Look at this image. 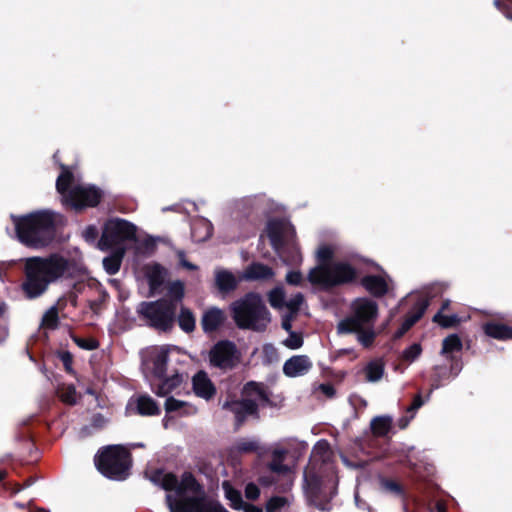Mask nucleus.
<instances>
[{"label":"nucleus","mask_w":512,"mask_h":512,"mask_svg":"<svg viewBox=\"0 0 512 512\" xmlns=\"http://www.w3.org/2000/svg\"><path fill=\"white\" fill-rule=\"evenodd\" d=\"M224 320L222 310L212 308L206 311L201 319L202 329L206 333L215 331Z\"/></svg>","instance_id":"obj_25"},{"label":"nucleus","mask_w":512,"mask_h":512,"mask_svg":"<svg viewBox=\"0 0 512 512\" xmlns=\"http://www.w3.org/2000/svg\"><path fill=\"white\" fill-rule=\"evenodd\" d=\"M433 321L438 323L441 327L449 328L456 325L459 321L456 314L445 315L441 311L434 315Z\"/></svg>","instance_id":"obj_44"},{"label":"nucleus","mask_w":512,"mask_h":512,"mask_svg":"<svg viewBox=\"0 0 512 512\" xmlns=\"http://www.w3.org/2000/svg\"><path fill=\"white\" fill-rule=\"evenodd\" d=\"M484 331L489 337L498 340L512 339V328L499 323H487L484 326Z\"/></svg>","instance_id":"obj_29"},{"label":"nucleus","mask_w":512,"mask_h":512,"mask_svg":"<svg viewBox=\"0 0 512 512\" xmlns=\"http://www.w3.org/2000/svg\"><path fill=\"white\" fill-rule=\"evenodd\" d=\"M313 362L307 355H294L283 364V373L286 377H301L310 372Z\"/></svg>","instance_id":"obj_17"},{"label":"nucleus","mask_w":512,"mask_h":512,"mask_svg":"<svg viewBox=\"0 0 512 512\" xmlns=\"http://www.w3.org/2000/svg\"><path fill=\"white\" fill-rule=\"evenodd\" d=\"M246 399L241 401L226 402V410H229L235 418V428L238 429L250 416L258 418L259 404L269 403V393L263 383L248 382L243 389Z\"/></svg>","instance_id":"obj_6"},{"label":"nucleus","mask_w":512,"mask_h":512,"mask_svg":"<svg viewBox=\"0 0 512 512\" xmlns=\"http://www.w3.org/2000/svg\"><path fill=\"white\" fill-rule=\"evenodd\" d=\"M168 356L165 353L159 354L154 360V375L158 379L166 376Z\"/></svg>","instance_id":"obj_43"},{"label":"nucleus","mask_w":512,"mask_h":512,"mask_svg":"<svg viewBox=\"0 0 512 512\" xmlns=\"http://www.w3.org/2000/svg\"><path fill=\"white\" fill-rule=\"evenodd\" d=\"M177 257H178V260H179L180 265H181L183 268H185V269H187V270H190V271H194V270H197V269H198V267H197L195 264H193V263L189 262V261L186 259V254H185V252H184V251H182V250L178 251V252H177Z\"/></svg>","instance_id":"obj_59"},{"label":"nucleus","mask_w":512,"mask_h":512,"mask_svg":"<svg viewBox=\"0 0 512 512\" xmlns=\"http://www.w3.org/2000/svg\"><path fill=\"white\" fill-rule=\"evenodd\" d=\"M176 322L185 333H191L195 330V316L188 307L181 306L179 314L176 313Z\"/></svg>","instance_id":"obj_27"},{"label":"nucleus","mask_w":512,"mask_h":512,"mask_svg":"<svg viewBox=\"0 0 512 512\" xmlns=\"http://www.w3.org/2000/svg\"><path fill=\"white\" fill-rule=\"evenodd\" d=\"M286 505H288V499L286 497L274 496L267 502L266 512H278Z\"/></svg>","instance_id":"obj_47"},{"label":"nucleus","mask_w":512,"mask_h":512,"mask_svg":"<svg viewBox=\"0 0 512 512\" xmlns=\"http://www.w3.org/2000/svg\"><path fill=\"white\" fill-rule=\"evenodd\" d=\"M274 276L275 272L271 267L259 262L250 264L243 273V278L250 281L270 280Z\"/></svg>","instance_id":"obj_21"},{"label":"nucleus","mask_w":512,"mask_h":512,"mask_svg":"<svg viewBox=\"0 0 512 512\" xmlns=\"http://www.w3.org/2000/svg\"><path fill=\"white\" fill-rule=\"evenodd\" d=\"M268 452L271 454V460L267 463V469L278 477H282L285 483L280 485L279 490L286 491L293 483L292 469L285 463L288 450L284 447L274 445L267 447V453Z\"/></svg>","instance_id":"obj_13"},{"label":"nucleus","mask_w":512,"mask_h":512,"mask_svg":"<svg viewBox=\"0 0 512 512\" xmlns=\"http://www.w3.org/2000/svg\"><path fill=\"white\" fill-rule=\"evenodd\" d=\"M226 499L230 501V505L235 510H242L243 512H262V509L244 502L240 492L234 490L226 482Z\"/></svg>","instance_id":"obj_22"},{"label":"nucleus","mask_w":512,"mask_h":512,"mask_svg":"<svg viewBox=\"0 0 512 512\" xmlns=\"http://www.w3.org/2000/svg\"><path fill=\"white\" fill-rule=\"evenodd\" d=\"M166 273V269L158 263L147 267L146 277L151 292L158 290L164 284Z\"/></svg>","instance_id":"obj_23"},{"label":"nucleus","mask_w":512,"mask_h":512,"mask_svg":"<svg viewBox=\"0 0 512 512\" xmlns=\"http://www.w3.org/2000/svg\"><path fill=\"white\" fill-rule=\"evenodd\" d=\"M61 173L56 180V190L59 194L63 195L66 199L68 192L72 189L74 183V174L68 166L60 164Z\"/></svg>","instance_id":"obj_26"},{"label":"nucleus","mask_w":512,"mask_h":512,"mask_svg":"<svg viewBox=\"0 0 512 512\" xmlns=\"http://www.w3.org/2000/svg\"><path fill=\"white\" fill-rule=\"evenodd\" d=\"M304 340L302 334L290 331L288 337L283 341V345L291 350L299 349L303 346Z\"/></svg>","instance_id":"obj_45"},{"label":"nucleus","mask_w":512,"mask_h":512,"mask_svg":"<svg viewBox=\"0 0 512 512\" xmlns=\"http://www.w3.org/2000/svg\"><path fill=\"white\" fill-rule=\"evenodd\" d=\"M161 380V383L158 385L155 390L156 395L160 397L167 396L172 391H174L178 386H180L182 382V377L179 374H175L171 377H164Z\"/></svg>","instance_id":"obj_32"},{"label":"nucleus","mask_w":512,"mask_h":512,"mask_svg":"<svg viewBox=\"0 0 512 512\" xmlns=\"http://www.w3.org/2000/svg\"><path fill=\"white\" fill-rule=\"evenodd\" d=\"M356 277V269L346 261L318 264L308 273V281L324 289L350 283Z\"/></svg>","instance_id":"obj_7"},{"label":"nucleus","mask_w":512,"mask_h":512,"mask_svg":"<svg viewBox=\"0 0 512 512\" xmlns=\"http://www.w3.org/2000/svg\"><path fill=\"white\" fill-rule=\"evenodd\" d=\"M215 286L221 297H224V269L216 270Z\"/></svg>","instance_id":"obj_60"},{"label":"nucleus","mask_w":512,"mask_h":512,"mask_svg":"<svg viewBox=\"0 0 512 512\" xmlns=\"http://www.w3.org/2000/svg\"><path fill=\"white\" fill-rule=\"evenodd\" d=\"M63 366L67 372L72 371L73 355L69 351H61L58 354Z\"/></svg>","instance_id":"obj_54"},{"label":"nucleus","mask_w":512,"mask_h":512,"mask_svg":"<svg viewBox=\"0 0 512 512\" xmlns=\"http://www.w3.org/2000/svg\"><path fill=\"white\" fill-rule=\"evenodd\" d=\"M257 453L259 457L267 454V447L261 446L256 439L240 438L228 450H226V459H231L232 462L247 453Z\"/></svg>","instance_id":"obj_14"},{"label":"nucleus","mask_w":512,"mask_h":512,"mask_svg":"<svg viewBox=\"0 0 512 512\" xmlns=\"http://www.w3.org/2000/svg\"><path fill=\"white\" fill-rule=\"evenodd\" d=\"M390 277L385 275H367L361 279L362 286L373 296L381 297L389 291Z\"/></svg>","instance_id":"obj_20"},{"label":"nucleus","mask_w":512,"mask_h":512,"mask_svg":"<svg viewBox=\"0 0 512 512\" xmlns=\"http://www.w3.org/2000/svg\"><path fill=\"white\" fill-rule=\"evenodd\" d=\"M166 503L170 512H224L220 503L208 500L205 490L200 484V491H188L182 497L176 498L171 494L166 495Z\"/></svg>","instance_id":"obj_9"},{"label":"nucleus","mask_w":512,"mask_h":512,"mask_svg":"<svg viewBox=\"0 0 512 512\" xmlns=\"http://www.w3.org/2000/svg\"><path fill=\"white\" fill-rule=\"evenodd\" d=\"M392 427V417L377 416L371 421V430L375 436H386Z\"/></svg>","instance_id":"obj_33"},{"label":"nucleus","mask_w":512,"mask_h":512,"mask_svg":"<svg viewBox=\"0 0 512 512\" xmlns=\"http://www.w3.org/2000/svg\"><path fill=\"white\" fill-rule=\"evenodd\" d=\"M192 387L195 395L203 399L210 400L216 395L215 385L203 370L193 376Z\"/></svg>","instance_id":"obj_19"},{"label":"nucleus","mask_w":512,"mask_h":512,"mask_svg":"<svg viewBox=\"0 0 512 512\" xmlns=\"http://www.w3.org/2000/svg\"><path fill=\"white\" fill-rule=\"evenodd\" d=\"M42 326L46 329L55 330L59 326L58 308L50 307L42 318Z\"/></svg>","instance_id":"obj_36"},{"label":"nucleus","mask_w":512,"mask_h":512,"mask_svg":"<svg viewBox=\"0 0 512 512\" xmlns=\"http://www.w3.org/2000/svg\"><path fill=\"white\" fill-rule=\"evenodd\" d=\"M74 343L85 350H95L99 347V342L95 338H82L78 336L73 337Z\"/></svg>","instance_id":"obj_49"},{"label":"nucleus","mask_w":512,"mask_h":512,"mask_svg":"<svg viewBox=\"0 0 512 512\" xmlns=\"http://www.w3.org/2000/svg\"><path fill=\"white\" fill-rule=\"evenodd\" d=\"M187 402L175 399L170 396L165 401V410L167 413L177 412L187 406Z\"/></svg>","instance_id":"obj_52"},{"label":"nucleus","mask_w":512,"mask_h":512,"mask_svg":"<svg viewBox=\"0 0 512 512\" xmlns=\"http://www.w3.org/2000/svg\"><path fill=\"white\" fill-rule=\"evenodd\" d=\"M330 445L326 440H319L313 447L312 456L326 462L330 458Z\"/></svg>","instance_id":"obj_38"},{"label":"nucleus","mask_w":512,"mask_h":512,"mask_svg":"<svg viewBox=\"0 0 512 512\" xmlns=\"http://www.w3.org/2000/svg\"><path fill=\"white\" fill-rule=\"evenodd\" d=\"M278 477L276 474H273L270 472V474L267 475H261L258 479L259 483L264 487H270L273 485H277L278 483Z\"/></svg>","instance_id":"obj_56"},{"label":"nucleus","mask_w":512,"mask_h":512,"mask_svg":"<svg viewBox=\"0 0 512 512\" xmlns=\"http://www.w3.org/2000/svg\"><path fill=\"white\" fill-rule=\"evenodd\" d=\"M102 198L103 192L100 188L93 185H77L68 192L65 202L76 212H81L86 208L97 207Z\"/></svg>","instance_id":"obj_12"},{"label":"nucleus","mask_w":512,"mask_h":512,"mask_svg":"<svg viewBox=\"0 0 512 512\" xmlns=\"http://www.w3.org/2000/svg\"><path fill=\"white\" fill-rule=\"evenodd\" d=\"M315 391H319L320 393L325 395L327 398H333L335 396V393H336L335 388L330 383L319 384L315 388Z\"/></svg>","instance_id":"obj_57"},{"label":"nucleus","mask_w":512,"mask_h":512,"mask_svg":"<svg viewBox=\"0 0 512 512\" xmlns=\"http://www.w3.org/2000/svg\"><path fill=\"white\" fill-rule=\"evenodd\" d=\"M98 235L99 231L95 225H88L82 233V236L85 239V241L89 243H94L98 238Z\"/></svg>","instance_id":"obj_53"},{"label":"nucleus","mask_w":512,"mask_h":512,"mask_svg":"<svg viewBox=\"0 0 512 512\" xmlns=\"http://www.w3.org/2000/svg\"><path fill=\"white\" fill-rule=\"evenodd\" d=\"M136 232V226L125 219H108L103 225L98 247L107 251L126 241H133L136 239Z\"/></svg>","instance_id":"obj_10"},{"label":"nucleus","mask_w":512,"mask_h":512,"mask_svg":"<svg viewBox=\"0 0 512 512\" xmlns=\"http://www.w3.org/2000/svg\"><path fill=\"white\" fill-rule=\"evenodd\" d=\"M352 333L357 334L358 342L364 347L371 346L376 337V333L374 331V326H368V327L362 328L360 330H355Z\"/></svg>","instance_id":"obj_37"},{"label":"nucleus","mask_w":512,"mask_h":512,"mask_svg":"<svg viewBox=\"0 0 512 512\" xmlns=\"http://www.w3.org/2000/svg\"><path fill=\"white\" fill-rule=\"evenodd\" d=\"M428 305L429 301L426 297L417 295L412 310L401 324V327L395 332L394 337H402L422 317Z\"/></svg>","instance_id":"obj_18"},{"label":"nucleus","mask_w":512,"mask_h":512,"mask_svg":"<svg viewBox=\"0 0 512 512\" xmlns=\"http://www.w3.org/2000/svg\"><path fill=\"white\" fill-rule=\"evenodd\" d=\"M378 316L377 303L369 298H357L351 303L350 314L339 321L337 332L350 334L368 326H374Z\"/></svg>","instance_id":"obj_8"},{"label":"nucleus","mask_w":512,"mask_h":512,"mask_svg":"<svg viewBox=\"0 0 512 512\" xmlns=\"http://www.w3.org/2000/svg\"><path fill=\"white\" fill-rule=\"evenodd\" d=\"M365 379L368 382H378L384 375V363L380 359H374L364 367Z\"/></svg>","instance_id":"obj_31"},{"label":"nucleus","mask_w":512,"mask_h":512,"mask_svg":"<svg viewBox=\"0 0 512 512\" xmlns=\"http://www.w3.org/2000/svg\"><path fill=\"white\" fill-rule=\"evenodd\" d=\"M303 302V294L296 293L288 301H285L284 308L287 310L286 313L296 316Z\"/></svg>","instance_id":"obj_42"},{"label":"nucleus","mask_w":512,"mask_h":512,"mask_svg":"<svg viewBox=\"0 0 512 512\" xmlns=\"http://www.w3.org/2000/svg\"><path fill=\"white\" fill-rule=\"evenodd\" d=\"M423 405V400L420 394H417L412 404L407 408V413L411 414V418H414L416 411Z\"/></svg>","instance_id":"obj_62"},{"label":"nucleus","mask_w":512,"mask_h":512,"mask_svg":"<svg viewBox=\"0 0 512 512\" xmlns=\"http://www.w3.org/2000/svg\"><path fill=\"white\" fill-rule=\"evenodd\" d=\"M494 5L500 12L505 15L507 19L512 20V10L507 4L501 2L500 0H494Z\"/></svg>","instance_id":"obj_63"},{"label":"nucleus","mask_w":512,"mask_h":512,"mask_svg":"<svg viewBox=\"0 0 512 512\" xmlns=\"http://www.w3.org/2000/svg\"><path fill=\"white\" fill-rule=\"evenodd\" d=\"M192 236L196 241H203L211 236V226L204 222L192 226Z\"/></svg>","instance_id":"obj_41"},{"label":"nucleus","mask_w":512,"mask_h":512,"mask_svg":"<svg viewBox=\"0 0 512 512\" xmlns=\"http://www.w3.org/2000/svg\"><path fill=\"white\" fill-rule=\"evenodd\" d=\"M71 267L68 259L53 253L47 257H31L24 264V280L21 289L27 299L43 295L49 285L65 276Z\"/></svg>","instance_id":"obj_2"},{"label":"nucleus","mask_w":512,"mask_h":512,"mask_svg":"<svg viewBox=\"0 0 512 512\" xmlns=\"http://www.w3.org/2000/svg\"><path fill=\"white\" fill-rule=\"evenodd\" d=\"M94 463L104 477L123 481L130 475L132 454L123 445H108L98 450Z\"/></svg>","instance_id":"obj_4"},{"label":"nucleus","mask_w":512,"mask_h":512,"mask_svg":"<svg viewBox=\"0 0 512 512\" xmlns=\"http://www.w3.org/2000/svg\"><path fill=\"white\" fill-rule=\"evenodd\" d=\"M209 363L213 367L224 369V339L218 340L210 350Z\"/></svg>","instance_id":"obj_35"},{"label":"nucleus","mask_w":512,"mask_h":512,"mask_svg":"<svg viewBox=\"0 0 512 512\" xmlns=\"http://www.w3.org/2000/svg\"><path fill=\"white\" fill-rule=\"evenodd\" d=\"M382 486L385 490L387 491H390L392 493H395V494H401L402 493V489L401 487L394 481H390V480H383L382 481Z\"/></svg>","instance_id":"obj_64"},{"label":"nucleus","mask_w":512,"mask_h":512,"mask_svg":"<svg viewBox=\"0 0 512 512\" xmlns=\"http://www.w3.org/2000/svg\"><path fill=\"white\" fill-rule=\"evenodd\" d=\"M124 254L125 249L123 247H118L111 255L103 259V267L109 275H115L118 273Z\"/></svg>","instance_id":"obj_28"},{"label":"nucleus","mask_w":512,"mask_h":512,"mask_svg":"<svg viewBox=\"0 0 512 512\" xmlns=\"http://www.w3.org/2000/svg\"><path fill=\"white\" fill-rule=\"evenodd\" d=\"M266 233L274 250L279 251L284 240L294 233V229L285 220L272 219L267 223Z\"/></svg>","instance_id":"obj_15"},{"label":"nucleus","mask_w":512,"mask_h":512,"mask_svg":"<svg viewBox=\"0 0 512 512\" xmlns=\"http://www.w3.org/2000/svg\"><path fill=\"white\" fill-rule=\"evenodd\" d=\"M463 344L457 334H451L447 336L442 342L441 354L446 357L447 360L452 361L451 373L457 376L462 369V364L457 358L462 350Z\"/></svg>","instance_id":"obj_16"},{"label":"nucleus","mask_w":512,"mask_h":512,"mask_svg":"<svg viewBox=\"0 0 512 512\" xmlns=\"http://www.w3.org/2000/svg\"><path fill=\"white\" fill-rule=\"evenodd\" d=\"M149 479L165 491H174L176 498L184 496L188 491H200V483L191 472L187 471L182 474L181 480H179L172 472L165 473L163 469H155L150 473Z\"/></svg>","instance_id":"obj_11"},{"label":"nucleus","mask_w":512,"mask_h":512,"mask_svg":"<svg viewBox=\"0 0 512 512\" xmlns=\"http://www.w3.org/2000/svg\"><path fill=\"white\" fill-rule=\"evenodd\" d=\"M303 281V275L300 271H289L286 275V282L290 285L299 286Z\"/></svg>","instance_id":"obj_55"},{"label":"nucleus","mask_w":512,"mask_h":512,"mask_svg":"<svg viewBox=\"0 0 512 512\" xmlns=\"http://www.w3.org/2000/svg\"><path fill=\"white\" fill-rule=\"evenodd\" d=\"M260 490L254 483H248L245 487V496L249 500H255L259 497Z\"/></svg>","instance_id":"obj_58"},{"label":"nucleus","mask_w":512,"mask_h":512,"mask_svg":"<svg viewBox=\"0 0 512 512\" xmlns=\"http://www.w3.org/2000/svg\"><path fill=\"white\" fill-rule=\"evenodd\" d=\"M36 481V478L35 477H28L24 482L23 484H19V483H10V482H6L3 484L4 488L6 490H10L11 491V495H16L17 493H19L22 489L24 488H28L30 487L31 485H33Z\"/></svg>","instance_id":"obj_46"},{"label":"nucleus","mask_w":512,"mask_h":512,"mask_svg":"<svg viewBox=\"0 0 512 512\" xmlns=\"http://www.w3.org/2000/svg\"><path fill=\"white\" fill-rule=\"evenodd\" d=\"M421 352V345L414 343L403 351L402 358L406 361L413 362L420 356Z\"/></svg>","instance_id":"obj_50"},{"label":"nucleus","mask_w":512,"mask_h":512,"mask_svg":"<svg viewBox=\"0 0 512 512\" xmlns=\"http://www.w3.org/2000/svg\"><path fill=\"white\" fill-rule=\"evenodd\" d=\"M264 202L265 198L263 196H254L243 199L241 205L247 211V215H250L252 212L261 214L265 212Z\"/></svg>","instance_id":"obj_34"},{"label":"nucleus","mask_w":512,"mask_h":512,"mask_svg":"<svg viewBox=\"0 0 512 512\" xmlns=\"http://www.w3.org/2000/svg\"><path fill=\"white\" fill-rule=\"evenodd\" d=\"M268 301L275 309H283L285 304V292L282 287H275L268 293Z\"/></svg>","instance_id":"obj_39"},{"label":"nucleus","mask_w":512,"mask_h":512,"mask_svg":"<svg viewBox=\"0 0 512 512\" xmlns=\"http://www.w3.org/2000/svg\"><path fill=\"white\" fill-rule=\"evenodd\" d=\"M241 353L236 345L230 341H226V368L233 367L240 362Z\"/></svg>","instance_id":"obj_40"},{"label":"nucleus","mask_w":512,"mask_h":512,"mask_svg":"<svg viewBox=\"0 0 512 512\" xmlns=\"http://www.w3.org/2000/svg\"><path fill=\"white\" fill-rule=\"evenodd\" d=\"M334 255L333 248L328 245L321 246L317 250V258L319 261V264H330L329 260L332 259Z\"/></svg>","instance_id":"obj_51"},{"label":"nucleus","mask_w":512,"mask_h":512,"mask_svg":"<svg viewBox=\"0 0 512 512\" xmlns=\"http://www.w3.org/2000/svg\"><path fill=\"white\" fill-rule=\"evenodd\" d=\"M136 412L141 416H157L161 409L152 397L140 395L136 400Z\"/></svg>","instance_id":"obj_24"},{"label":"nucleus","mask_w":512,"mask_h":512,"mask_svg":"<svg viewBox=\"0 0 512 512\" xmlns=\"http://www.w3.org/2000/svg\"><path fill=\"white\" fill-rule=\"evenodd\" d=\"M61 401L68 405L76 404V389L73 385H68L60 391L59 395Z\"/></svg>","instance_id":"obj_48"},{"label":"nucleus","mask_w":512,"mask_h":512,"mask_svg":"<svg viewBox=\"0 0 512 512\" xmlns=\"http://www.w3.org/2000/svg\"><path fill=\"white\" fill-rule=\"evenodd\" d=\"M18 241L32 249L49 246L56 237L63 216L49 209L36 210L25 215H11Z\"/></svg>","instance_id":"obj_1"},{"label":"nucleus","mask_w":512,"mask_h":512,"mask_svg":"<svg viewBox=\"0 0 512 512\" xmlns=\"http://www.w3.org/2000/svg\"><path fill=\"white\" fill-rule=\"evenodd\" d=\"M185 297V286L181 280L171 282L167 287V295L161 299H168L178 310V305Z\"/></svg>","instance_id":"obj_30"},{"label":"nucleus","mask_w":512,"mask_h":512,"mask_svg":"<svg viewBox=\"0 0 512 512\" xmlns=\"http://www.w3.org/2000/svg\"><path fill=\"white\" fill-rule=\"evenodd\" d=\"M106 418L101 413H96L91 418V426L95 429H102L106 425Z\"/></svg>","instance_id":"obj_61"},{"label":"nucleus","mask_w":512,"mask_h":512,"mask_svg":"<svg viewBox=\"0 0 512 512\" xmlns=\"http://www.w3.org/2000/svg\"><path fill=\"white\" fill-rule=\"evenodd\" d=\"M233 318L238 327L264 331L271 321L270 313L258 293L250 292L231 305Z\"/></svg>","instance_id":"obj_3"},{"label":"nucleus","mask_w":512,"mask_h":512,"mask_svg":"<svg viewBox=\"0 0 512 512\" xmlns=\"http://www.w3.org/2000/svg\"><path fill=\"white\" fill-rule=\"evenodd\" d=\"M176 306L168 299L142 301L137 305L136 313L149 328L159 333H171L176 323Z\"/></svg>","instance_id":"obj_5"}]
</instances>
